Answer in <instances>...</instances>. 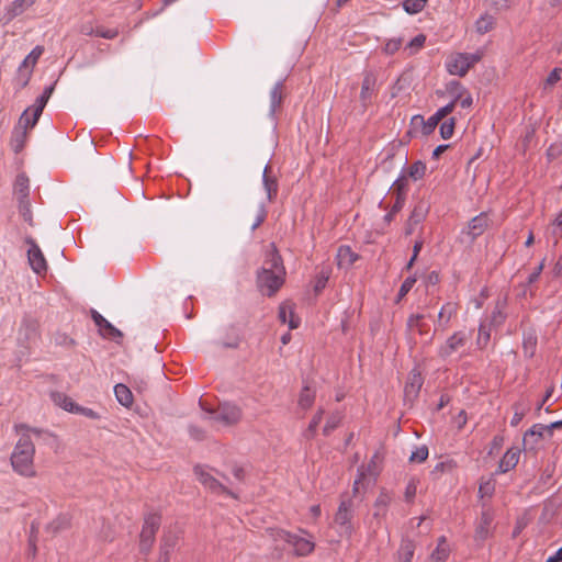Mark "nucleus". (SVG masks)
I'll return each mask as SVG.
<instances>
[{"instance_id":"nucleus-2","label":"nucleus","mask_w":562,"mask_h":562,"mask_svg":"<svg viewBox=\"0 0 562 562\" xmlns=\"http://www.w3.org/2000/svg\"><path fill=\"white\" fill-rule=\"evenodd\" d=\"M34 445L27 434H22L11 454V465L20 475L32 477L34 470Z\"/></svg>"},{"instance_id":"nucleus-64","label":"nucleus","mask_w":562,"mask_h":562,"mask_svg":"<svg viewBox=\"0 0 562 562\" xmlns=\"http://www.w3.org/2000/svg\"><path fill=\"white\" fill-rule=\"evenodd\" d=\"M267 218V210L263 204L259 206L258 214L256 216V220L254 224L251 225V231H256Z\"/></svg>"},{"instance_id":"nucleus-62","label":"nucleus","mask_w":562,"mask_h":562,"mask_svg":"<svg viewBox=\"0 0 562 562\" xmlns=\"http://www.w3.org/2000/svg\"><path fill=\"white\" fill-rule=\"evenodd\" d=\"M402 46V38H391L385 43L384 52L387 55L395 54Z\"/></svg>"},{"instance_id":"nucleus-15","label":"nucleus","mask_w":562,"mask_h":562,"mask_svg":"<svg viewBox=\"0 0 562 562\" xmlns=\"http://www.w3.org/2000/svg\"><path fill=\"white\" fill-rule=\"evenodd\" d=\"M393 501V494L386 488H381L374 504L373 518L381 520L386 516L387 508Z\"/></svg>"},{"instance_id":"nucleus-21","label":"nucleus","mask_w":562,"mask_h":562,"mask_svg":"<svg viewBox=\"0 0 562 562\" xmlns=\"http://www.w3.org/2000/svg\"><path fill=\"white\" fill-rule=\"evenodd\" d=\"M36 0H14L5 8V16L8 21L21 15L29 8L35 4Z\"/></svg>"},{"instance_id":"nucleus-48","label":"nucleus","mask_w":562,"mask_h":562,"mask_svg":"<svg viewBox=\"0 0 562 562\" xmlns=\"http://www.w3.org/2000/svg\"><path fill=\"white\" fill-rule=\"evenodd\" d=\"M18 204L19 212L23 220L27 222L30 225H33L30 199H19Z\"/></svg>"},{"instance_id":"nucleus-4","label":"nucleus","mask_w":562,"mask_h":562,"mask_svg":"<svg viewBox=\"0 0 562 562\" xmlns=\"http://www.w3.org/2000/svg\"><path fill=\"white\" fill-rule=\"evenodd\" d=\"M161 524V516L157 513H149L144 518V524L139 535V550L142 553L147 554L154 542L156 532Z\"/></svg>"},{"instance_id":"nucleus-43","label":"nucleus","mask_w":562,"mask_h":562,"mask_svg":"<svg viewBox=\"0 0 562 562\" xmlns=\"http://www.w3.org/2000/svg\"><path fill=\"white\" fill-rule=\"evenodd\" d=\"M427 4V0H404L402 7L411 15L422 12Z\"/></svg>"},{"instance_id":"nucleus-61","label":"nucleus","mask_w":562,"mask_h":562,"mask_svg":"<svg viewBox=\"0 0 562 562\" xmlns=\"http://www.w3.org/2000/svg\"><path fill=\"white\" fill-rule=\"evenodd\" d=\"M119 35V31L115 29H104L102 26L95 27V36L103 37L106 40H113Z\"/></svg>"},{"instance_id":"nucleus-41","label":"nucleus","mask_w":562,"mask_h":562,"mask_svg":"<svg viewBox=\"0 0 562 562\" xmlns=\"http://www.w3.org/2000/svg\"><path fill=\"white\" fill-rule=\"evenodd\" d=\"M43 53L44 47L36 45L20 65H22V68L29 67V69L33 70Z\"/></svg>"},{"instance_id":"nucleus-17","label":"nucleus","mask_w":562,"mask_h":562,"mask_svg":"<svg viewBox=\"0 0 562 562\" xmlns=\"http://www.w3.org/2000/svg\"><path fill=\"white\" fill-rule=\"evenodd\" d=\"M376 83V78L372 72H367L363 77L361 91H360V101L362 106L366 109L371 103V97Z\"/></svg>"},{"instance_id":"nucleus-42","label":"nucleus","mask_w":562,"mask_h":562,"mask_svg":"<svg viewBox=\"0 0 562 562\" xmlns=\"http://www.w3.org/2000/svg\"><path fill=\"white\" fill-rule=\"evenodd\" d=\"M415 544L411 540H403L398 549L400 559L403 562H412L414 558Z\"/></svg>"},{"instance_id":"nucleus-53","label":"nucleus","mask_w":562,"mask_h":562,"mask_svg":"<svg viewBox=\"0 0 562 562\" xmlns=\"http://www.w3.org/2000/svg\"><path fill=\"white\" fill-rule=\"evenodd\" d=\"M454 126H456V119L454 117H450L447 121L442 122L441 125H440V130H439L440 136L443 139L451 138L452 135H453V132H454Z\"/></svg>"},{"instance_id":"nucleus-46","label":"nucleus","mask_w":562,"mask_h":562,"mask_svg":"<svg viewBox=\"0 0 562 562\" xmlns=\"http://www.w3.org/2000/svg\"><path fill=\"white\" fill-rule=\"evenodd\" d=\"M288 313L290 314L291 318L289 321V326L291 329L297 328L300 325V322L297 319H294L293 317V311L291 306L286 304H282L279 307V319L281 323H286Z\"/></svg>"},{"instance_id":"nucleus-18","label":"nucleus","mask_w":562,"mask_h":562,"mask_svg":"<svg viewBox=\"0 0 562 562\" xmlns=\"http://www.w3.org/2000/svg\"><path fill=\"white\" fill-rule=\"evenodd\" d=\"M467 58L463 57L461 53L452 56L448 59L446 66L447 70L451 75L463 77L469 71V64L465 63Z\"/></svg>"},{"instance_id":"nucleus-3","label":"nucleus","mask_w":562,"mask_h":562,"mask_svg":"<svg viewBox=\"0 0 562 562\" xmlns=\"http://www.w3.org/2000/svg\"><path fill=\"white\" fill-rule=\"evenodd\" d=\"M355 505L351 497H341L334 522L338 526L340 535L351 536L353 532Z\"/></svg>"},{"instance_id":"nucleus-59","label":"nucleus","mask_w":562,"mask_h":562,"mask_svg":"<svg viewBox=\"0 0 562 562\" xmlns=\"http://www.w3.org/2000/svg\"><path fill=\"white\" fill-rule=\"evenodd\" d=\"M366 480V471L364 467L361 465L357 470V479L352 485V495L356 496L359 493L360 485H363V481Z\"/></svg>"},{"instance_id":"nucleus-35","label":"nucleus","mask_w":562,"mask_h":562,"mask_svg":"<svg viewBox=\"0 0 562 562\" xmlns=\"http://www.w3.org/2000/svg\"><path fill=\"white\" fill-rule=\"evenodd\" d=\"M446 91L449 95L452 97L451 101H454V104L458 103L459 99H461L465 93V87L458 80H452L446 85Z\"/></svg>"},{"instance_id":"nucleus-14","label":"nucleus","mask_w":562,"mask_h":562,"mask_svg":"<svg viewBox=\"0 0 562 562\" xmlns=\"http://www.w3.org/2000/svg\"><path fill=\"white\" fill-rule=\"evenodd\" d=\"M469 337L464 331L453 333L443 345L438 349V356L442 359L449 358L452 353L457 352L460 348L464 347Z\"/></svg>"},{"instance_id":"nucleus-8","label":"nucleus","mask_w":562,"mask_h":562,"mask_svg":"<svg viewBox=\"0 0 562 562\" xmlns=\"http://www.w3.org/2000/svg\"><path fill=\"white\" fill-rule=\"evenodd\" d=\"M40 339V324L38 321L24 316L18 333V341L21 346L29 348Z\"/></svg>"},{"instance_id":"nucleus-1","label":"nucleus","mask_w":562,"mask_h":562,"mask_svg":"<svg viewBox=\"0 0 562 562\" xmlns=\"http://www.w3.org/2000/svg\"><path fill=\"white\" fill-rule=\"evenodd\" d=\"M283 259L274 244L266 252L262 267L257 271V286L267 296H273L285 281Z\"/></svg>"},{"instance_id":"nucleus-25","label":"nucleus","mask_w":562,"mask_h":562,"mask_svg":"<svg viewBox=\"0 0 562 562\" xmlns=\"http://www.w3.org/2000/svg\"><path fill=\"white\" fill-rule=\"evenodd\" d=\"M241 337L237 333L236 328L234 326H231L227 329L226 338L222 340H217L214 344L222 348H229V349H237L240 345Z\"/></svg>"},{"instance_id":"nucleus-5","label":"nucleus","mask_w":562,"mask_h":562,"mask_svg":"<svg viewBox=\"0 0 562 562\" xmlns=\"http://www.w3.org/2000/svg\"><path fill=\"white\" fill-rule=\"evenodd\" d=\"M562 427V419L553 422L549 425L535 424L524 435V447L525 449L535 450L540 440L546 437H552L553 429Z\"/></svg>"},{"instance_id":"nucleus-7","label":"nucleus","mask_w":562,"mask_h":562,"mask_svg":"<svg viewBox=\"0 0 562 562\" xmlns=\"http://www.w3.org/2000/svg\"><path fill=\"white\" fill-rule=\"evenodd\" d=\"M182 536V529L178 525L170 526L164 530L160 542V559L162 562H168L171 559V553L178 547Z\"/></svg>"},{"instance_id":"nucleus-50","label":"nucleus","mask_w":562,"mask_h":562,"mask_svg":"<svg viewBox=\"0 0 562 562\" xmlns=\"http://www.w3.org/2000/svg\"><path fill=\"white\" fill-rule=\"evenodd\" d=\"M392 190H393V193H395V194H401L403 196L406 195L407 176L404 175V170H402L398 178L393 182Z\"/></svg>"},{"instance_id":"nucleus-31","label":"nucleus","mask_w":562,"mask_h":562,"mask_svg":"<svg viewBox=\"0 0 562 562\" xmlns=\"http://www.w3.org/2000/svg\"><path fill=\"white\" fill-rule=\"evenodd\" d=\"M416 122H419L422 124V133L428 136L435 131L440 120L438 117L436 119V114L434 113L426 121L422 115H415L412 119V123L415 124Z\"/></svg>"},{"instance_id":"nucleus-39","label":"nucleus","mask_w":562,"mask_h":562,"mask_svg":"<svg viewBox=\"0 0 562 562\" xmlns=\"http://www.w3.org/2000/svg\"><path fill=\"white\" fill-rule=\"evenodd\" d=\"M342 418V413L338 411L331 413L328 416L325 426L323 427V435L329 436L341 424Z\"/></svg>"},{"instance_id":"nucleus-49","label":"nucleus","mask_w":562,"mask_h":562,"mask_svg":"<svg viewBox=\"0 0 562 562\" xmlns=\"http://www.w3.org/2000/svg\"><path fill=\"white\" fill-rule=\"evenodd\" d=\"M491 516L488 515V513H483L482 514V518H481V522L479 525V527L476 528V531H475V535H476V538L479 539H485L488 535V527H490V524H491Z\"/></svg>"},{"instance_id":"nucleus-13","label":"nucleus","mask_w":562,"mask_h":562,"mask_svg":"<svg viewBox=\"0 0 562 562\" xmlns=\"http://www.w3.org/2000/svg\"><path fill=\"white\" fill-rule=\"evenodd\" d=\"M194 473L198 476V480L201 484L204 485V487L209 488L211 492L216 494H227L232 497H236V495L231 492L226 486H224L218 480H216L213 475H211L209 472L203 470L202 467L196 465L194 467Z\"/></svg>"},{"instance_id":"nucleus-30","label":"nucleus","mask_w":562,"mask_h":562,"mask_svg":"<svg viewBox=\"0 0 562 562\" xmlns=\"http://www.w3.org/2000/svg\"><path fill=\"white\" fill-rule=\"evenodd\" d=\"M283 100V81H278L270 91V109L271 115H274L278 108H280Z\"/></svg>"},{"instance_id":"nucleus-56","label":"nucleus","mask_w":562,"mask_h":562,"mask_svg":"<svg viewBox=\"0 0 562 562\" xmlns=\"http://www.w3.org/2000/svg\"><path fill=\"white\" fill-rule=\"evenodd\" d=\"M132 384L137 392L143 393L148 389V379L143 374H135L133 375Z\"/></svg>"},{"instance_id":"nucleus-24","label":"nucleus","mask_w":562,"mask_h":562,"mask_svg":"<svg viewBox=\"0 0 562 562\" xmlns=\"http://www.w3.org/2000/svg\"><path fill=\"white\" fill-rule=\"evenodd\" d=\"M429 210H430V204L428 201L426 200H419L415 205H414V209L413 211L411 212V215L408 218L412 220V223L414 224H422L428 213H429Z\"/></svg>"},{"instance_id":"nucleus-27","label":"nucleus","mask_w":562,"mask_h":562,"mask_svg":"<svg viewBox=\"0 0 562 562\" xmlns=\"http://www.w3.org/2000/svg\"><path fill=\"white\" fill-rule=\"evenodd\" d=\"M114 394L117 402L124 407H131L134 401L133 393L130 387L123 383L114 386Z\"/></svg>"},{"instance_id":"nucleus-52","label":"nucleus","mask_w":562,"mask_h":562,"mask_svg":"<svg viewBox=\"0 0 562 562\" xmlns=\"http://www.w3.org/2000/svg\"><path fill=\"white\" fill-rule=\"evenodd\" d=\"M32 72L33 70L29 67L22 68V65L19 66L15 79L20 88H25L29 85Z\"/></svg>"},{"instance_id":"nucleus-38","label":"nucleus","mask_w":562,"mask_h":562,"mask_svg":"<svg viewBox=\"0 0 562 562\" xmlns=\"http://www.w3.org/2000/svg\"><path fill=\"white\" fill-rule=\"evenodd\" d=\"M543 268H544V259H542L541 262L538 265V267L529 274V277L527 278V282L525 284H522V288H524L522 293H521L522 296H526L528 291L531 296L533 295V291L529 288L535 282L538 281Z\"/></svg>"},{"instance_id":"nucleus-11","label":"nucleus","mask_w":562,"mask_h":562,"mask_svg":"<svg viewBox=\"0 0 562 562\" xmlns=\"http://www.w3.org/2000/svg\"><path fill=\"white\" fill-rule=\"evenodd\" d=\"M90 315L95 326L98 327L99 334L105 338L120 342L123 338V334L120 329L114 327L106 318H104L98 311L91 308Z\"/></svg>"},{"instance_id":"nucleus-10","label":"nucleus","mask_w":562,"mask_h":562,"mask_svg":"<svg viewBox=\"0 0 562 562\" xmlns=\"http://www.w3.org/2000/svg\"><path fill=\"white\" fill-rule=\"evenodd\" d=\"M241 416L243 412L239 406L232 403H222L212 418L225 426H234L240 422Z\"/></svg>"},{"instance_id":"nucleus-19","label":"nucleus","mask_w":562,"mask_h":562,"mask_svg":"<svg viewBox=\"0 0 562 562\" xmlns=\"http://www.w3.org/2000/svg\"><path fill=\"white\" fill-rule=\"evenodd\" d=\"M262 184L267 192L268 201L272 202L278 194V179L270 175V166L266 165L262 172Z\"/></svg>"},{"instance_id":"nucleus-60","label":"nucleus","mask_w":562,"mask_h":562,"mask_svg":"<svg viewBox=\"0 0 562 562\" xmlns=\"http://www.w3.org/2000/svg\"><path fill=\"white\" fill-rule=\"evenodd\" d=\"M188 431L190 437L196 441H202L206 438L205 430L196 425H189Z\"/></svg>"},{"instance_id":"nucleus-29","label":"nucleus","mask_w":562,"mask_h":562,"mask_svg":"<svg viewBox=\"0 0 562 562\" xmlns=\"http://www.w3.org/2000/svg\"><path fill=\"white\" fill-rule=\"evenodd\" d=\"M14 193L16 199H29L30 195V180L25 173H19L14 182Z\"/></svg>"},{"instance_id":"nucleus-55","label":"nucleus","mask_w":562,"mask_h":562,"mask_svg":"<svg viewBox=\"0 0 562 562\" xmlns=\"http://www.w3.org/2000/svg\"><path fill=\"white\" fill-rule=\"evenodd\" d=\"M457 314V305L454 303H446L439 311V318L450 322L451 317Z\"/></svg>"},{"instance_id":"nucleus-54","label":"nucleus","mask_w":562,"mask_h":562,"mask_svg":"<svg viewBox=\"0 0 562 562\" xmlns=\"http://www.w3.org/2000/svg\"><path fill=\"white\" fill-rule=\"evenodd\" d=\"M425 42L426 35L418 34L413 40H411L405 49H409V54H415L424 46Z\"/></svg>"},{"instance_id":"nucleus-45","label":"nucleus","mask_w":562,"mask_h":562,"mask_svg":"<svg viewBox=\"0 0 562 562\" xmlns=\"http://www.w3.org/2000/svg\"><path fill=\"white\" fill-rule=\"evenodd\" d=\"M15 429L18 432H21V434L32 432L37 437H43L44 439L54 437V435L52 432H49L48 430L30 427L26 424L16 425Z\"/></svg>"},{"instance_id":"nucleus-40","label":"nucleus","mask_w":562,"mask_h":562,"mask_svg":"<svg viewBox=\"0 0 562 562\" xmlns=\"http://www.w3.org/2000/svg\"><path fill=\"white\" fill-rule=\"evenodd\" d=\"M323 415H324V409L323 408H319L315 415L312 417L310 424H308V427L307 429L303 432V436L305 439L307 440H311L315 437L316 435V429L318 427V425L321 424L322 419H323Z\"/></svg>"},{"instance_id":"nucleus-6","label":"nucleus","mask_w":562,"mask_h":562,"mask_svg":"<svg viewBox=\"0 0 562 562\" xmlns=\"http://www.w3.org/2000/svg\"><path fill=\"white\" fill-rule=\"evenodd\" d=\"M277 537L289 543L296 557H306L315 548L312 537L304 538L286 530H279Z\"/></svg>"},{"instance_id":"nucleus-34","label":"nucleus","mask_w":562,"mask_h":562,"mask_svg":"<svg viewBox=\"0 0 562 562\" xmlns=\"http://www.w3.org/2000/svg\"><path fill=\"white\" fill-rule=\"evenodd\" d=\"M449 543L445 537H440L436 550L432 551L431 558L435 562H443L449 558Z\"/></svg>"},{"instance_id":"nucleus-44","label":"nucleus","mask_w":562,"mask_h":562,"mask_svg":"<svg viewBox=\"0 0 562 562\" xmlns=\"http://www.w3.org/2000/svg\"><path fill=\"white\" fill-rule=\"evenodd\" d=\"M69 519L67 516H58L52 522L46 526V530L52 535H56L59 531L68 528Z\"/></svg>"},{"instance_id":"nucleus-63","label":"nucleus","mask_w":562,"mask_h":562,"mask_svg":"<svg viewBox=\"0 0 562 562\" xmlns=\"http://www.w3.org/2000/svg\"><path fill=\"white\" fill-rule=\"evenodd\" d=\"M328 273L325 272V271H321L317 277H316V280H315V284H314V291L316 293H319L322 290L325 289L326 286V283L328 281Z\"/></svg>"},{"instance_id":"nucleus-9","label":"nucleus","mask_w":562,"mask_h":562,"mask_svg":"<svg viewBox=\"0 0 562 562\" xmlns=\"http://www.w3.org/2000/svg\"><path fill=\"white\" fill-rule=\"evenodd\" d=\"M24 241L29 245L27 261L31 269L38 276L45 274L48 266L40 246L31 236L25 237Z\"/></svg>"},{"instance_id":"nucleus-47","label":"nucleus","mask_w":562,"mask_h":562,"mask_svg":"<svg viewBox=\"0 0 562 562\" xmlns=\"http://www.w3.org/2000/svg\"><path fill=\"white\" fill-rule=\"evenodd\" d=\"M476 31L485 34L494 27V18L488 14L481 15L475 22Z\"/></svg>"},{"instance_id":"nucleus-36","label":"nucleus","mask_w":562,"mask_h":562,"mask_svg":"<svg viewBox=\"0 0 562 562\" xmlns=\"http://www.w3.org/2000/svg\"><path fill=\"white\" fill-rule=\"evenodd\" d=\"M537 348V336L535 333L529 331L524 334L522 340V351L524 355L528 358H532L535 356Z\"/></svg>"},{"instance_id":"nucleus-28","label":"nucleus","mask_w":562,"mask_h":562,"mask_svg":"<svg viewBox=\"0 0 562 562\" xmlns=\"http://www.w3.org/2000/svg\"><path fill=\"white\" fill-rule=\"evenodd\" d=\"M50 398L55 405L61 407L63 409L75 413L77 405L68 395L63 392H52Z\"/></svg>"},{"instance_id":"nucleus-51","label":"nucleus","mask_w":562,"mask_h":562,"mask_svg":"<svg viewBox=\"0 0 562 562\" xmlns=\"http://www.w3.org/2000/svg\"><path fill=\"white\" fill-rule=\"evenodd\" d=\"M429 454V450L427 446L422 445L419 447H416V449L412 452L409 457V462L412 463H422L427 460Z\"/></svg>"},{"instance_id":"nucleus-16","label":"nucleus","mask_w":562,"mask_h":562,"mask_svg":"<svg viewBox=\"0 0 562 562\" xmlns=\"http://www.w3.org/2000/svg\"><path fill=\"white\" fill-rule=\"evenodd\" d=\"M56 82L50 86L45 87L43 93L35 100V103L32 105L33 114H32V125H36L44 108L46 106L50 95L54 92Z\"/></svg>"},{"instance_id":"nucleus-26","label":"nucleus","mask_w":562,"mask_h":562,"mask_svg":"<svg viewBox=\"0 0 562 562\" xmlns=\"http://www.w3.org/2000/svg\"><path fill=\"white\" fill-rule=\"evenodd\" d=\"M426 315L425 314H420V313H416V314H412L408 318H407V328L409 330H416L419 335H428L429 333V327L423 322L425 319Z\"/></svg>"},{"instance_id":"nucleus-12","label":"nucleus","mask_w":562,"mask_h":562,"mask_svg":"<svg viewBox=\"0 0 562 562\" xmlns=\"http://www.w3.org/2000/svg\"><path fill=\"white\" fill-rule=\"evenodd\" d=\"M490 225L491 220L488 213L481 212L468 223V226L462 229V234L469 237L470 243H473L477 237L485 233Z\"/></svg>"},{"instance_id":"nucleus-23","label":"nucleus","mask_w":562,"mask_h":562,"mask_svg":"<svg viewBox=\"0 0 562 562\" xmlns=\"http://www.w3.org/2000/svg\"><path fill=\"white\" fill-rule=\"evenodd\" d=\"M26 140H27V132L22 127L14 126L12 134H11V139H10V145H11L12 150L15 154L21 153L26 144Z\"/></svg>"},{"instance_id":"nucleus-22","label":"nucleus","mask_w":562,"mask_h":562,"mask_svg":"<svg viewBox=\"0 0 562 562\" xmlns=\"http://www.w3.org/2000/svg\"><path fill=\"white\" fill-rule=\"evenodd\" d=\"M359 256L356 254L350 246L342 245L337 251V263L340 268H349L352 266Z\"/></svg>"},{"instance_id":"nucleus-32","label":"nucleus","mask_w":562,"mask_h":562,"mask_svg":"<svg viewBox=\"0 0 562 562\" xmlns=\"http://www.w3.org/2000/svg\"><path fill=\"white\" fill-rule=\"evenodd\" d=\"M426 164L422 160H417L407 168H403L404 175L407 176V179L411 178L414 181L423 179L426 173Z\"/></svg>"},{"instance_id":"nucleus-37","label":"nucleus","mask_w":562,"mask_h":562,"mask_svg":"<svg viewBox=\"0 0 562 562\" xmlns=\"http://www.w3.org/2000/svg\"><path fill=\"white\" fill-rule=\"evenodd\" d=\"M316 392L312 390L308 385L303 386L300 397H299V406L303 409H308L312 407L315 401Z\"/></svg>"},{"instance_id":"nucleus-57","label":"nucleus","mask_w":562,"mask_h":562,"mask_svg":"<svg viewBox=\"0 0 562 562\" xmlns=\"http://www.w3.org/2000/svg\"><path fill=\"white\" fill-rule=\"evenodd\" d=\"M31 110L33 111L32 106H30L23 111V113L21 114V116L19 119L18 125H16L19 127L24 128L26 132H29V130H32L35 126V125H32V117L31 119L29 117V111H31Z\"/></svg>"},{"instance_id":"nucleus-20","label":"nucleus","mask_w":562,"mask_h":562,"mask_svg":"<svg viewBox=\"0 0 562 562\" xmlns=\"http://www.w3.org/2000/svg\"><path fill=\"white\" fill-rule=\"evenodd\" d=\"M519 457H520L519 449H515V448L508 449L499 461L498 472L506 473V472L513 470L517 465V463L519 461Z\"/></svg>"},{"instance_id":"nucleus-58","label":"nucleus","mask_w":562,"mask_h":562,"mask_svg":"<svg viewBox=\"0 0 562 562\" xmlns=\"http://www.w3.org/2000/svg\"><path fill=\"white\" fill-rule=\"evenodd\" d=\"M415 282H416V278L415 277H407L403 281V283H402V285H401V288L398 290V294H397L398 300L404 297L411 291V289L414 286Z\"/></svg>"},{"instance_id":"nucleus-33","label":"nucleus","mask_w":562,"mask_h":562,"mask_svg":"<svg viewBox=\"0 0 562 562\" xmlns=\"http://www.w3.org/2000/svg\"><path fill=\"white\" fill-rule=\"evenodd\" d=\"M422 385H423V378H422L420 373H413L409 379V382L406 383V385H405V390H404L405 397L406 398L416 397L420 391Z\"/></svg>"}]
</instances>
